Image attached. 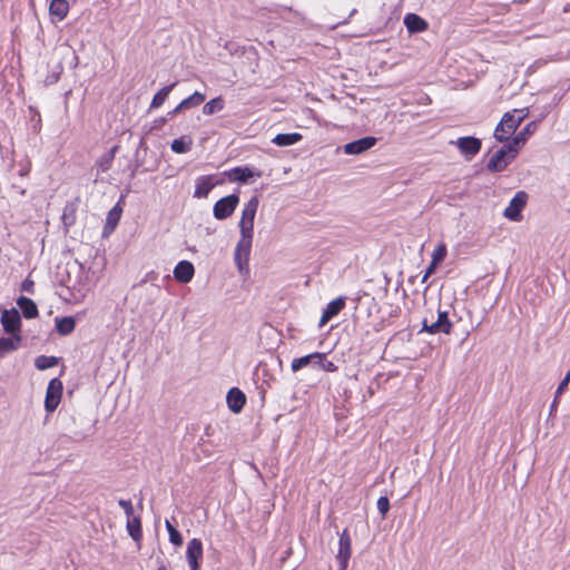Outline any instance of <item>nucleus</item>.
<instances>
[{"label":"nucleus","mask_w":570,"mask_h":570,"mask_svg":"<svg viewBox=\"0 0 570 570\" xmlns=\"http://www.w3.org/2000/svg\"><path fill=\"white\" fill-rule=\"evenodd\" d=\"M259 200L253 196L243 207L238 222L239 238L234 249V262L242 275L249 273L248 262L254 239V222Z\"/></svg>","instance_id":"1"},{"label":"nucleus","mask_w":570,"mask_h":570,"mask_svg":"<svg viewBox=\"0 0 570 570\" xmlns=\"http://www.w3.org/2000/svg\"><path fill=\"white\" fill-rule=\"evenodd\" d=\"M528 115V108L513 109L512 111L505 112L494 130L495 139L499 141L509 140Z\"/></svg>","instance_id":"2"},{"label":"nucleus","mask_w":570,"mask_h":570,"mask_svg":"<svg viewBox=\"0 0 570 570\" xmlns=\"http://www.w3.org/2000/svg\"><path fill=\"white\" fill-rule=\"evenodd\" d=\"M519 149L511 142L495 151L488 163V169L491 171H502L517 157Z\"/></svg>","instance_id":"3"},{"label":"nucleus","mask_w":570,"mask_h":570,"mask_svg":"<svg viewBox=\"0 0 570 570\" xmlns=\"http://www.w3.org/2000/svg\"><path fill=\"white\" fill-rule=\"evenodd\" d=\"M62 390L63 385L59 379L56 377L49 382L45 397V409L48 413L55 412L60 404Z\"/></svg>","instance_id":"4"},{"label":"nucleus","mask_w":570,"mask_h":570,"mask_svg":"<svg viewBox=\"0 0 570 570\" xmlns=\"http://www.w3.org/2000/svg\"><path fill=\"white\" fill-rule=\"evenodd\" d=\"M527 202V193L518 191L503 210V216L511 222H520L522 219L521 212L525 207Z\"/></svg>","instance_id":"5"},{"label":"nucleus","mask_w":570,"mask_h":570,"mask_svg":"<svg viewBox=\"0 0 570 570\" xmlns=\"http://www.w3.org/2000/svg\"><path fill=\"white\" fill-rule=\"evenodd\" d=\"M239 203V197L236 194L228 195L217 200L213 208V214L216 219L223 220L232 216Z\"/></svg>","instance_id":"6"},{"label":"nucleus","mask_w":570,"mask_h":570,"mask_svg":"<svg viewBox=\"0 0 570 570\" xmlns=\"http://www.w3.org/2000/svg\"><path fill=\"white\" fill-rule=\"evenodd\" d=\"M452 327L453 324L449 320L448 312L440 311L435 322L429 324L426 320L423 321L421 332H426L429 334H450Z\"/></svg>","instance_id":"7"},{"label":"nucleus","mask_w":570,"mask_h":570,"mask_svg":"<svg viewBox=\"0 0 570 570\" xmlns=\"http://www.w3.org/2000/svg\"><path fill=\"white\" fill-rule=\"evenodd\" d=\"M0 322L3 331L10 336L21 335V317L16 308L3 309Z\"/></svg>","instance_id":"8"},{"label":"nucleus","mask_w":570,"mask_h":570,"mask_svg":"<svg viewBox=\"0 0 570 570\" xmlns=\"http://www.w3.org/2000/svg\"><path fill=\"white\" fill-rule=\"evenodd\" d=\"M352 554V541L348 534L347 529L343 530L340 534L338 539V551L336 553V559L338 561V570H346L348 566V560Z\"/></svg>","instance_id":"9"},{"label":"nucleus","mask_w":570,"mask_h":570,"mask_svg":"<svg viewBox=\"0 0 570 570\" xmlns=\"http://www.w3.org/2000/svg\"><path fill=\"white\" fill-rule=\"evenodd\" d=\"M203 558V543L199 539H191L187 543L186 559L189 570H199V560Z\"/></svg>","instance_id":"10"},{"label":"nucleus","mask_w":570,"mask_h":570,"mask_svg":"<svg viewBox=\"0 0 570 570\" xmlns=\"http://www.w3.org/2000/svg\"><path fill=\"white\" fill-rule=\"evenodd\" d=\"M451 144H454L466 159L474 157L481 149L480 139L474 137H461Z\"/></svg>","instance_id":"11"},{"label":"nucleus","mask_w":570,"mask_h":570,"mask_svg":"<svg viewBox=\"0 0 570 570\" xmlns=\"http://www.w3.org/2000/svg\"><path fill=\"white\" fill-rule=\"evenodd\" d=\"M225 175L233 181L246 184L252 178H259L262 173L250 167H235L225 173Z\"/></svg>","instance_id":"12"},{"label":"nucleus","mask_w":570,"mask_h":570,"mask_svg":"<svg viewBox=\"0 0 570 570\" xmlns=\"http://www.w3.org/2000/svg\"><path fill=\"white\" fill-rule=\"evenodd\" d=\"M323 353L314 352L297 358H294L291 364L292 372L296 373L304 367L312 366L318 367L320 362L322 361Z\"/></svg>","instance_id":"13"},{"label":"nucleus","mask_w":570,"mask_h":570,"mask_svg":"<svg viewBox=\"0 0 570 570\" xmlns=\"http://www.w3.org/2000/svg\"><path fill=\"white\" fill-rule=\"evenodd\" d=\"M174 278L183 284L189 283L195 275V267L189 261H180L173 271Z\"/></svg>","instance_id":"14"},{"label":"nucleus","mask_w":570,"mask_h":570,"mask_svg":"<svg viewBox=\"0 0 570 570\" xmlns=\"http://www.w3.org/2000/svg\"><path fill=\"white\" fill-rule=\"evenodd\" d=\"M376 144V138L364 137L358 140L351 141L344 146L346 155H358L371 149Z\"/></svg>","instance_id":"15"},{"label":"nucleus","mask_w":570,"mask_h":570,"mask_svg":"<svg viewBox=\"0 0 570 570\" xmlns=\"http://www.w3.org/2000/svg\"><path fill=\"white\" fill-rule=\"evenodd\" d=\"M216 184L217 181L212 175L198 177L195 183L194 197L206 198Z\"/></svg>","instance_id":"16"},{"label":"nucleus","mask_w":570,"mask_h":570,"mask_svg":"<svg viewBox=\"0 0 570 570\" xmlns=\"http://www.w3.org/2000/svg\"><path fill=\"white\" fill-rule=\"evenodd\" d=\"M345 306V298L337 297L326 305L320 321V326L325 325L331 318L336 316Z\"/></svg>","instance_id":"17"},{"label":"nucleus","mask_w":570,"mask_h":570,"mask_svg":"<svg viewBox=\"0 0 570 570\" xmlns=\"http://www.w3.org/2000/svg\"><path fill=\"white\" fill-rule=\"evenodd\" d=\"M69 12V3L67 0H51L49 13L52 21H62Z\"/></svg>","instance_id":"18"},{"label":"nucleus","mask_w":570,"mask_h":570,"mask_svg":"<svg viewBox=\"0 0 570 570\" xmlns=\"http://www.w3.org/2000/svg\"><path fill=\"white\" fill-rule=\"evenodd\" d=\"M245 402H246L245 394L240 390L234 387L228 391L227 404L232 412L239 413L242 411V409L244 407Z\"/></svg>","instance_id":"19"},{"label":"nucleus","mask_w":570,"mask_h":570,"mask_svg":"<svg viewBox=\"0 0 570 570\" xmlns=\"http://www.w3.org/2000/svg\"><path fill=\"white\" fill-rule=\"evenodd\" d=\"M404 24L410 33L422 32L428 29V22L415 13H409L404 17Z\"/></svg>","instance_id":"20"},{"label":"nucleus","mask_w":570,"mask_h":570,"mask_svg":"<svg viewBox=\"0 0 570 570\" xmlns=\"http://www.w3.org/2000/svg\"><path fill=\"white\" fill-rule=\"evenodd\" d=\"M22 342L21 335L0 337V358L7 354L17 351Z\"/></svg>","instance_id":"21"},{"label":"nucleus","mask_w":570,"mask_h":570,"mask_svg":"<svg viewBox=\"0 0 570 570\" xmlns=\"http://www.w3.org/2000/svg\"><path fill=\"white\" fill-rule=\"evenodd\" d=\"M122 214V208L119 205L114 206L107 215L106 225L104 227V235L112 233L118 225Z\"/></svg>","instance_id":"22"},{"label":"nucleus","mask_w":570,"mask_h":570,"mask_svg":"<svg viewBox=\"0 0 570 570\" xmlns=\"http://www.w3.org/2000/svg\"><path fill=\"white\" fill-rule=\"evenodd\" d=\"M204 100H205V95L199 92V91H195L191 96H189L188 98H186L183 101H180V104L173 110L171 114L175 115V114H178V112H180V111H183L185 109L197 107Z\"/></svg>","instance_id":"23"},{"label":"nucleus","mask_w":570,"mask_h":570,"mask_svg":"<svg viewBox=\"0 0 570 570\" xmlns=\"http://www.w3.org/2000/svg\"><path fill=\"white\" fill-rule=\"evenodd\" d=\"M537 124L534 121L529 122L520 132H518L510 141L517 149H521L528 138L535 131Z\"/></svg>","instance_id":"24"},{"label":"nucleus","mask_w":570,"mask_h":570,"mask_svg":"<svg viewBox=\"0 0 570 570\" xmlns=\"http://www.w3.org/2000/svg\"><path fill=\"white\" fill-rule=\"evenodd\" d=\"M302 139L303 136L299 132L278 134L272 139V142L279 147H287L299 142Z\"/></svg>","instance_id":"25"},{"label":"nucleus","mask_w":570,"mask_h":570,"mask_svg":"<svg viewBox=\"0 0 570 570\" xmlns=\"http://www.w3.org/2000/svg\"><path fill=\"white\" fill-rule=\"evenodd\" d=\"M126 528L128 531V534L135 540L136 542H139L142 537L141 532V521L139 517H131L127 519Z\"/></svg>","instance_id":"26"},{"label":"nucleus","mask_w":570,"mask_h":570,"mask_svg":"<svg viewBox=\"0 0 570 570\" xmlns=\"http://www.w3.org/2000/svg\"><path fill=\"white\" fill-rule=\"evenodd\" d=\"M17 303L27 318H32L38 315L37 305L32 299L21 296Z\"/></svg>","instance_id":"27"},{"label":"nucleus","mask_w":570,"mask_h":570,"mask_svg":"<svg viewBox=\"0 0 570 570\" xmlns=\"http://www.w3.org/2000/svg\"><path fill=\"white\" fill-rule=\"evenodd\" d=\"M116 150H117V147H114L110 151L101 155L97 159L96 167H97L98 174L105 173L110 169Z\"/></svg>","instance_id":"28"},{"label":"nucleus","mask_w":570,"mask_h":570,"mask_svg":"<svg viewBox=\"0 0 570 570\" xmlns=\"http://www.w3.org/2000/svg\"><path fill=\"white\" fill-rule=\"evenodd\" d=\"M193 139L187 136H183L178 139L173 140L170 148L175 154H185L191 149Z\"/></svg>","instance_id":"29"},{"label":"nucleus","mask_w":570,"mask_h":570,"mask_svg":"<svg viewBox=\"0 0 570 570\" xmlns=\"http://www.w3.org/2000/svg\"><path fill=\"white\" fill-rule=\"evenodd\" d=\"M175 86H176V82H173L171 85L166 86V87L161 88L158 92H156V95L154 96V98L151 100L150 108L151 109L159 108L166 101V99L168 98L170 91L174 89Z\"/></svg>","instance_id":"30"},{"label":"nucleus","mask_w":570,"mask_h":570,"mask_svg":"<svg viewBox=\"0 0 570 570\" xmlns=\"http://www.w3.org/2000/svg\"><path fill=\"white\" fill-rule=\"evenodd\" d=\"M76 326V322L72 317L67 316L62 318L56 320V328L59 334L61 335H68L73 332Z\"/></svg>","instance_id":"31"},{"label":"nucleus","mask_w":570,"mask_h":570,"mask_svg":"<svg viewBox=\"0 0 570 570\" xmlns=\"http://www.w3.org/2000/svg\"><path fill=\"white\" fill-rule=\"evenodd\" d=\"M224 99L222 97H216L204 105L203 114L210 116L216 112H219L224 109Z\"/></svg>","instance_id":"32"},{"label":"nucleus","mask_w":570,"mask_h":570,"mask_svg":"<svg viewBox=\"0 0 570 570\" xmlns=\"http://www.w3.org/2000/svg\"><path fill=\"white\" fill-rule=\"evenodd\" d=\"M69 292H70L69 302L72 304H79L87 297V295L89 293V288L86 286H80L78 288L72 287V288H69Z\"/></svg>","instance_id":"33"},{"label":"nucleus","mask_w":570,"mask_h":570,"mask_svg":"<svg viewBox=\"0 0 570 570\" xmlns=\"http://www.w3.org/2000/svg\"><path fill=\"white\" fill-rule=\"evenodd\" d=\"M58 364V358L55 356H38L35 361V365L38 370L43 371L53 367Z\"/></svg>","instance_id":"34"},{"label":"nucleus","mask_w":570,"mask_h":570,"mask_svg":"<svg viewBox=\"0 0 570 570\" xmlns=\"http://www.w3.org/2000/svg\"><path fill=\"white\" fill-rule=\"evenodd\" d=\"M165 525L169 534V541L177 547L181 546L183 537L179 531L170 523L169 520L165 521Z\"/></svg>","instance_id":"35"},{"label":"nucleus","mask_w":570,"mask_h":570,"mask_svg":"<svg viewBox=\"0 0 570 570\" xmlns=\"http://www.w3.org/2000/svg\"><path fill=\"white\" fill-rule=\"evenodd\" d=\"M446 246L444 243H439L432 253V262L440 264L446 256Z\"/></svg>","instance_id":"36"},{"label":"nucleus","mask_w":570,"mask_h":570,"mask_svg":"<svg viewBox=\"0 0 570 570\" xmlns=\"http://www.w3.org/2000/svg\"><path fill=\"white\" fill-rule=\"evenodd\" d=\"M376 507L382 518L384 519L390 510V501L386 497H380Z\"/></svg>","instance_id":"37"},{"label":"nucleus","mask_w":570,"mask_h":570,"mask_svg":"<svg viewBox=\"0 0 570 570\" xmlns=\"http://www.w3.org/2000/svg\"><path fill=\"white\" fill-rule=\"evenodd\" d=\"M318 367L325 372H336L337 371V366L332 361H328L326 358L325 353H323V357H322V361L320 362Z\"/></svg>","instance_id":"38"},{"label":"nucleus","mask_w":570,"mask_h":570,"mask_svg":"<svg viewBox=\"0 0 570 570\" xmlns=\"http://www.w3.org/2000/svg\"><path fill=\"white\" fill-rule=\"evenodd\" d=\"M118 504L124 509L127 519L134 517V507L130 500L120 499Z\"/></svg>","instance_id":"39"},{"label":"nucleus","mask_w":570,"mask_h":570,"mask_svg":"<svg viewBox=\"0 0 570 570\" xmlns=\"http://www.w3.org/2000/svg\"><path fill=\"white\" fill-rule=\"evenodd\" d=\"M570 383V370L566 373L563 380L560 382V384L557 387V397H560L561 394L564 392V390L568 387V384Z\"/></svg>","instance_id":"40"},{"label":"nucleus","mask_w":570,"mask_h":570,"mask_svg":"<svg viewBox=\"0 0 570 570\" xmlns=\"http://www.w3.org/2000/svg\"><path fill=\"white\" fill-rule=\"evenodd\" d=\"M438 265L439 264L431 261L429 267L425 271V274L423 275L422 282H426V279L434 273Z\"/></svg>","instance_id":"41"},{"label":"nucleus","mask_w":570,"mask_h":570,"mask_svg":"<svg viewBox=\"0 0 570 570\" xmlns=\"http://www.w3.org/2000/svg\"><path fill=\"white\" fill-rule=\"evenodd\" d=\"M558 403H559V397H557V394H556L554 400L551 404V410H556V407L558 406Z\"/></svg>","instance_id":"42"},{"label":"nucleus","mask_w":570,"mask_h":570,"mask_svg":"<svg viewBox=\"0 0 570 570\" xmlns=\"http://www.w3.org/2000/svg\"><path fill=\"white\" fill-rule=\"evenodd\" d=\"M63 220H69V217H67L66 214H63ZM66 224H68L67 222H65Z\"/></svg>","instance_id":"43"},{"label":"nucleus","mask_w":570,"mask_h":570,"mask_svg":"<svg viewBox=\"0 0 570 570\" xmlns=\"http://www.w3.org/2000/svg\"><path fill=\"white\" fill-rule=\"evenodd\" d=\"M63 220H69V217H67L66 214H63ZM66 224H68L67 222H65Z\"/></svg>","instance_id":"44"},{"label":"nucleus","mask_w":570,"mask_h":570,"mask_svg":"<svg viewBox=\"0 0 570 570\" xmlns=\"http://www.w3.org/2000/svg\"><path fill=\"white\" fill-rule=\"evenodd\" d=\"M157 570H167L166 567L161 566Z\"/></svg>","instance_id":"45"}]
</instances>
